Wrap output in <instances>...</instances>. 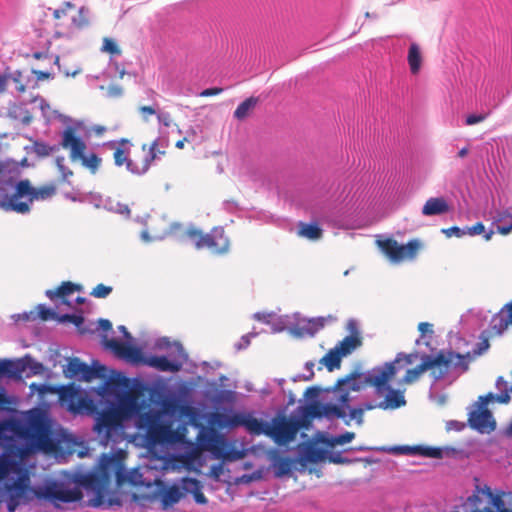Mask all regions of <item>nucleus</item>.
I'll return each instance as SVG.
<instances>
[{
  "instance_id": "nucleus-1",
  "label": "nucleus",
  "mask_w": 512,
  "mask_h": 512,
  "mask_svg": "<svg viewBox=\"0 0 512 512\" xmlns=\"http://www.w3.org/2000/svg\"><path fill=\"white\" fill-rule=\"evenodd\" d=\"M413 357V354L398 353L393 362L375 367L367 375L354 372L339 379L334 386V392L337 393L336 401L349 407L350 393L361 391L367 386L374 387L376 393L382 395L384 390L388 389V382L394 378L400 368L397 365L401 362H404V365L412 364Z\"/></svg>"
},
{
  "instance_id": "nucleus-2",
  "label": "nucleus",
  "mask_w": 512,
  "mask_h": 512,
  "mask_svg": "<svg viewBox=\"0 0 512 512\" xmlns=\"http://www.w3.org/2000/svg\"><path fill=\"white\" fill-rule=\"evenodd\" d=\"M471 359L469 354H460L452 350H441L434 357L425 355L419 365L406 371L402 381L406 384L414 383L425 371H430L435 380L443 378L451 368H460L466 372Z\"/></svg>"
},
{
  "instance_id": "nucleus-3",
  "label": "nucleus",
  "mask_w": 512,
  "mask_h": 512,
  "mask_svg": "<svg viewBox=\"0 0 512 512\" xmlns=\"http://www.w3.org/2000/svg\"><path fill=\"white\" fill-rule=\"evenodd\" d=\"M57 193V185L49 183L40 187H33L28 179L20 180L14 193L0 203L5 210L26 214L30 211V204L34 201H44L52 198Z\"/></svg>"
},
{
  "instance_id": "nucleus-4",
  "label": "nucleus",
  "mask_w": 512,
  "mask_h": 512,
  "mask_svg": "<svg viewBox=\"0 0 512 512\" xmlns=\"http://www.w3.org/2000/svg\"><path fill=\"white\" fill-rule=\"evenodd\" d=\"M103 345L113 351L117 356L142 362L143 364L155 368L162 372H178L182 368V363L171 361L166 356L142 357V352L138 347L122 343L116 339H109L106 335L102 337Z\"/></svg>"
},
{
  "instance_id": "nucleus-5",
  "label": "nucleus",
  "mask_w": 512,
  "mask_h": 512,
  "mask_svg": "<svg viewBox=\"0 0 512 512\" xmlns=\"http://www.w3.org/2000/svg\"><path fill=\"white\" fill-rule=\"evenodd\" d=\"M451 512H512L505 506L503 499L494 495L489 488L479 489L456 506Z\"/></svg>"
},
{
  "instance_id": "nucleus-6",
  "label": "nucleus",
  "mask_w": 512,
  "mask_h": 512,
  "mask_svg": "<svg viewBox=\"0 0 512 512\" xmlns=\"http://www.w3.org/2000/svg\"><path fill=\"white\" fill-rule=\"evenodd\" d=\"M124 420L115 408L104 409L96 416L94 431L105 444L119 443L123 440Z\"/></svg>"
},
{
  "instance_id": "nucleus-7",
  "label": "nucleus",
  "mask_w": 512,
  "mask_h": 512,
  "mask_svg": "<svg viewBox=\"0 0 512 512\" xmlns=\"http://www.w3.org/2000/svg\"><path fill=\"white\" fill-rule=\"evenodd\" d=\"M37 499H43L60 507V503L78 502L83 498V493L78 486L70 487L65 482L51 480L38 487L35 492Z\"/></svg>"
},
{
  "instance_id": "nucleus-8",
  "label": "nucleus",
  "mask_w": 512,
  "mask_h": 512,
  "mask_svg": "<svg viewBox=\"0 0 512 512\" xmlns=\"http://www.w3.org/2000/svg\"><path fill=\"white\" fill-rule=\"evenodd\" d=\"M377 247L392 263H401L414 260L423 244L419 239H412L406 244H399L393 238H386L376 241Z\"/></svg>"
},
{
  "instance_id": "nucleus-9",
  "label": "nucleus",
  "mask_w": 512,
  "mask_h": 512,
  "mask_svg": "<svg viewBox=\"0 0 512 512\" xmlns=\"http://www.w3.org/2000/svg\"><path fill=\"white\" fill-rule=\"evenodd\" d=\"M25 435L41 450L50 452L55 445L51 439L50 425L45 416L34 411L29 415L26 426Z\"/></svg>"
},
{
  "instance_id": "nucleus-10",
  "label": "nucleus",
  "mask_w": 512,
  "mask_h": 512,
  "mask_svg": "<svg viewBox=\"0 0 512 512\" xmlns=\"http://www.w3.org/2000/svg\"><path fill=\"white\" fill-rule=\"evenodd\" d=\"M299 428L297 421L285 416L273 418L271 424L261 420V434L272 438L278 445H286L293 441Z\"/></svg>"
},
{
  "instance_id": "nucleus-11",
  "label": "nucleus",
  "mask_w": 512,
  "mask_h": 512,
  "mask_svg": "<svg viewBox=\"0 0 512 512\" xmlns=\"http://www.w3.org/2000/svg\"><path fill=\"white\" fill-rule=\"evenodd\" d=\"M187 235L194 241L197 249L207 248L213 254H224L228 252L230 241L222 227H215L209 233L203 234L196 229L187 231Z\"/></svg>"
},
{
  "instance_id": "nucleus-12",
  "label": "nucleus",
  "mask_w": 512,
  "mask_h": 512,
  "mask_svg": "<svg viewBox=\"0 0 512 512\" xmlns=\"http://www.w3.org/2000/svg\"><path fill=\"white\" fill-rule=\"evenodd\" d=\"M493 399L494 395L492 393L479 397L475 403V409L468 415V424L472 429L480 433H490L495 430L496 422L492 412L487 407Z\"/></svg>"
},
{
  "instance_id": "nucleus-13",
  "label": "nucleus",
  "mask_w": 512,
  "mask_h": 512,
  "mask_svg": "<svg viewBox=\"0 0 512 512\" xmlns=\"http://www.w3.org/2000/svg\"><path fill=\"white\" fill-rule=\"evenodd\" d=\"M213 423L220 428L244 427L250 434L261 435V420L255 418L252 413H216Z\"/></svg>"
},
{
  "instance_id": "nucleus-14",
  "label": "nucleus",
  "mask_w": 512,
  "mask_h": 512,
  "mask_svg": "<svg viewBox=\"0 0 512 512\" xmlns=\"http://www.w3.org/2000/svg\"><path fill=\"white\" fill-rule=\"evenodd\" d=\"M158 140H154L151 144H142L139 151L131 154L130 162H128V171L135 175H143L149 169L153 161L159 154L164 155L165 152L159 150Z\"/></svg>"
},
{
  "instance_id": "nucleus-15",
  "label": "nucleus",
  "mask_w": 512,
  "mask_h": 512,
  "mask_svg": "<svg viewBox=\"0 0 512 512\" xmlns=\"http://www.w3.org/2000/svg\"><path fill=\"white\" fill-rule=\"evenodd\" d=\"M59 399L73 413H78L82 410L92 412L94 410L92 400L83 395L82 391L74 384L60 387Z\"/></svg>"
},
{
  "instance_id": "nucleus-16",
  "label": "nucleus",
  "mask_w": 512,
  "mask_h": 512,
  "mask_svg": "<svg viewBox=\"0 0 512 512\" xmlns=\"http://www.w3.org/2000/svg\"><path fill=\"white\" fill-rule=\"evenodd\" d=\"M346 408L339 403V405L332 403H323L314 401L306 408V414L312 418H326L328 420L344 419L346 417Z\"/></svg>"
},
{
  "instance_id": "nucleus-17",
  "label": "nucleus",
  "mask_w": 512,
  "mask_h": 512,
  "mask_svg": "<svg viewBox=\"0 0 512 512\" xmlns=\"http://www.w3.org/2000/svg\"><path fill=\"white\" fill-rule=\"evenodd\" d=\"M105 370V366L103 365L95 363L93 366H89L78 358H71L67 364L68 376H80V379L84 381H91L96 377H103Z\"/></svg>"
},
{
  "instance_id": "nucleus-18",
  "label": "nucleus",
  "mask_w": 512,
  "mask_h": 512,
  "mask_svg": "<svg viewBox=\"0 0 512 512\" xmlns=\"http://www.w3.org/2000/svg\"><path fill=\"white\" fill-rule=\"evenodd\" d=\"M61 145L64 149L69 150V157L72 161H78L87 148L73 127H67L63 131Z\"/></svg>"
},
{
  "instance_id": "nucleus-19",
  "label": "nucleus",
  "mask_w": 512,
  "mask_h": 512,
  "mask_svg": "<svg viewBox=\"0 0 512 512\" xmlns=\"http://www.w3.org/2000/svg\"><path fill=\"white\" fill-rule=\"evenodd\" d=\"M107 147L113 150V160L114 164L117 167H123L128 170V162H130L131 158V148L133 144L129 139L121 138L117 141H110L107 144Z\"/></svg>"
},
{
  "instance_id": "nucleus-20",
  "label": "nucleus",
  "mask_w": 512,
  "mask_h": 512,
  "mask_svg": "<svg viewBox=\"0 0 512 512\" xmlns=\"http://www.w3.org/2000/svg\"><path fill=\"white\" fill-rule=\"evenodd\" d=\"M116 410L124 419L136 417L142 410L139 403V395L135 391H128L119 398L118 407Z\"/></svg>"
},
{
  "instance_id": "nucleus-21",
  "label": "nucleus",
  "mask_w": 512,
  "mask_h": 512,
  "mask_svg": "<svg viewBox=\"0 0 512 512\" xmlns=\"http://www.w3.org/2000/svg\"><path fill=\"white\" fill-rule=\"evenodd\" d=\"M347 329L351 332V335L346 336L335 346L343 357L351 354L356 348L362 345V339L358 333L355 320L351 319L348 321Z\"/></svg>"
},
{
  "instance_id": "nucleus-22",
  "label": "nucleus",
  "mask_w": 512,
  "mask_h": 512,
  "mask_svg": "<svg viewBox=\"0 0 512 512\" xmlns=\"http://www.w3.org/2000/svg\"><path fill=\"white\" fill-rule=\"evenodd\" d=\"M510 325H512V314H506L505 310L501 309L492 317L487 333L491 337L500 336Z\"/></svg>"
},
{
  "instance_id": "nucleus-23",
  "label": "nucleus",
  "mask_w": 512,
  "mask_h": 512,
  "mask_svg": "<svg viewBox=\"0 0 512 512\" xmlns=\"http://www.w3.org/2000/svg\"><path fill=\"white\" fill-rule=\"evenodd\" d=\"M385 391L388 393L385 396V399L378 403L379 409L394 410L406 404V400L402 391L391 388L389 384L388 389Z\"/></svg>"
},
{
  "instance_id": "nucleus-24",
  "label": "nucleus",
  "mask_w": 512,
  "mask_h": 512,
  "mask_svg": "<svg viewBox=\"0 0 512 512\" xmlns=\"http://www.w3.org/2000/svg\"><path fill=\"white\" fill-rule=\"evenodd\" d=\"M172 435V430L169 425L161 423V421L151 427L150 430L146 432V437L148 441L152 444H163L170 441V437Z\"/></svg>"
},
{
  "instance_id": "nucleus-25",
  "label": "nucleus",
  "mask_w": 512,
  "mask_h": 512,
  "mask_svg": "<svg viewBox=\"0 0 512 512\" xmlns=\"http://www.w3.org/2000/svg\"><path fill=\"white\" fill-rule=\"evenodd\" d=\"M450 211V206L443 197L429 198L422 208L424 216H434L445 214Z\"/></svg>"
},
{
  "instance_id": "nucleus-26",
  "label": "nucleus",
  "mask_w": 512,
  "mask_h": 512,
  "mask_svg": "<svg viewBox=\"0 0 512 512\" xmlns=\"http://www.w3.org/2000/svg\"><path fill=\"white\" fill-rule=\"evenodd\" d=\"M225 440L221 436H213L209 440L208 449L217 457L228 460H236L242 457L240 452H224L223 448L225 446Z\"/></svg>"
},
{
  "instance_id": "nucleus-27",
  "label": "nucleus",
  "mask_w": 512,
  "mask_h": 512,
  "mask_svg": "<svg viewBox=\"0 0 512 512\" xmlns=\"http://www.w3.org/2000/svg\"><path fill=\"white\" fill-rule=\"evenodd\" d=\"M185 496V492L181 490L180 487L176 485H172L160 493V501H161V507L164 510H167L168 508L172 507L173 505L177 504L182 497Z\"/></svg>"
},
{
  "instance_id": "nucleus-28",
  "label": "nucleus",
  "mask_w": 512,
  "mask_h": 512,
  "mask_svg": "<svg viewBox=\"0 0 512 512\" xmlns=\"http://www.w3.org/2000/svg\"><path fill=\"white\" fill-rule=\"evenodd\" d=\"M297 235L308 240L316 241L322 238L323 230L318 223H306L300 221L298 224Z\"/></svg>"
},
{
  "instance_id": "nucleus-29",
  "label": "nucleus",
  "mask_w": 512,
  "mask_h": 512,
  "mask_svg": "<svg viewBox=\"0 0 512 512\" xmlns=\"http://www.w3.org/2000/svg\"><path fill=\"white\" fill-rule=\"evenodd\" d=\"M137 417V426L139 429H145L146 432L154 427L161 421V414L159 411L151 410L140 411Z\"/></svg>"
},
{
  "instance_id": "nucleus-30",
  "label": "nucleus",
  "mask_w": 512,
  "mask_h": 512,
  "mask_svg": "<svg viewBox=\"0 0 512 512\" xmlns=\"http://www.w3.org/2000/svg\"><path fill=\"white\" fill-rule=\"evenodd\" d=\"M343 356L340 354V352L334 347L333 349H330L319 361L320 367L319 370L322 368V366L326 367V369L329 372L334 371L335 369H339L341 366Z\"/></svg>"
},
{
  "instance_id": "nucleus-31",
  "label": "nucleus",
  "mask_w": 512,
  "mask_h": 512,
  "mask_svg": "<svg viewBox=\"0 0 512 512\" xmlns=\"http://www.w3.org/2000/svg\"><path fill=\"white\" fill-rule=\"evenodd\" d=\"M258 102L259 98L254 96L245 99L237 106L236 110L234 111V117L239 121L245 120L251 115Z\"/></svg>"
},
{
  "instance_id": "nucleus-32",
  "label": "nucleus",
  "mask_w": 512,
  "mask_h": 512,
  "mask_svg": "<svg viewBox=\"0 0 512 512\" xmlns=\"http://www.w3.org/2000/svg\"><path fill=\"white\" fill-rule=\"evenodd\" d=\"M184 489L193 494L194 500L197 504L204 505L208 502L207 498L202 492V485L199 480L194 478H187L184 480Z\"/></svg>"
},
{
  "instance_id": "nucleus-33",
  "label": "nucleus",
  "mask_w": 512,
  "mask_h": 512,
  "mask_svg": "<svg viewBox=\"0 0 512 512\" xmlns=\"http://www.w3.org/2000/svg\"><path fill=\"white\" fill-rule=\"evenodd\" d=\"M81 289L80 285L74 284L72 282H63L56 290H48L46 292L47 297L53 300L56 297L64 298L75 291H79Z\"/></svg>"
},
{
  "instance_id": "nucleus-34",
  "label": "nucleus",
  "mask_w": 512,
  "mask_h": 512,
  "mask_svg": "<svg viewBox=\"0 0 512 512\" xmlns=\"http://www.w3.org/2000/svg\"><path fill=\"white\" fill-rule=\"evenodd\" d=\"M408 64L412 74H417L421 68L422 56L420 48L416 43H412L408 51Z\"/></svg>"
},
{
  "instance_id": "nucleus-35",
  "label": "nucleus",
  "mask_w": 512,
  "mask_h": 512,
  "mask_svg": "<svg viewBox=\"0 0 512 512\" xmlns=\"http://www.w3.org/2000/svg\"><path fill=\"white\" fill-rule=\"evenodd\" d=\"M27 369L30 370L31 375H40L44 372L43 364L35 361L31 357H25L17 364L18 371L24 372Z\"/></svg>"
},
{
  "instance_id": "nucleus-36",
  "label": "nucleus",
  "mask_w": 512,
  "mask_h": 512,
  "mask_svg": "<svg viewBox=\"0 0 512 512\" xmlns=\"http://www.w3.org/2000/svg\"><path fill=\"white\" fill-rule=\"evenodd\" d=\"M78 161H81V164L93 174L98 171L102 162L101 158L97 154L91 153L89 155H85V152L82 154V157L78 158Z\"/></svg>"
},
{
  "instance_id": "nucleus-37",
  "label": "nucleus",
  "mask_w": 512,
  "mask_h": 512,
  "mask_svg": "<svg viewBox=\"0 0 512 512\" xmlns=\"http://www.w3.org/2000/svg\"><path fill=\"white\" fill-rule=\"evenodd\" d=\"M489 334L487 332H482L481 335H480V339L481 341L477 344L476 348L473 350V352H467L466 354H469L472 359L470 360V362H472L476 356H480L482 355L483 353H485L489 347H490V343H489Z\"/></svg>"
},
{
  "instance_id": "nucleus-38",
  "label": "nucleus",
  "mask_w": 512,
  "mask_h": 512,
  "mask_svg": "<svg viewBox=\"0 0 512 512\" xmlns=\"http://www.w3.org/2000/svg\"><path fill=\"white\" fill-rule=\"evenodd\" d=\"M413 450L419 455L430 458H441L443 455L442 449L437 447L416 446Z\"/></svg>"
},
{
  "instance_id": "nucleus-39",
  "label": "nucleus",
  "mask_w": 512,
  "mask_h": 512,
  "mask_svg": "<svg viewBox=\"0 0 512 512\" xmlns=\"http://www.w3.org/2000/svg\"><path fill=\"white\" fill-rule=\"evenodd\" d=\"M15 462L9 457L0 456V480L6 478L13 470Z\"/></svg>"
},
{
  "instance_id": "nucleus-40",
  "label": "nucleus",
  "mask_w": 512,
  "mask_h": 512,
  "mask_svg": "<svg viewBox=\"0 0 512 512\" xmlns=\"http://www.w3.org/2000/svg\"><path fill=\"white\" fill-rule=\"evenodd\" d=\"M102 51L107 52L111 55H120L121 49L117 45V43L108 37L103 39Z\"/></svg>"
},
{
  "instance_id": "nucleus-41",
  "label": "nucleus",
  "mask_w": 512,
  "mask_h": 512,
  "mask_svg": "<svg viewBox=\"0 0 512 512\" xmlns=\"http://www.w3.org/2000/svg\"><path fill=\"white\" fill-rule=\"evenodd\" d=\"M112 292V287L104 285L102 283L96 285L92 291L90 292V295L95 298H106L110 295Z\"/></svg>"
},
{
  "instance_id": "nucleus-42",
  "label": "nucleus",
  "mask_w": 512,
  "mask_h": 512,
  "mask_svg": "<svg viewBox=\"0 0 512 512\" xmlns=\"http://www.w3.org/2000/svg\"><path fill=\"white\" fill-rule=\"evenodd\" d=\"M78 482L80 485H82L84 487H93L99 482V479L96 474L89 473V474L82 475L78 479Z\"/></svg>"
},
{
  "instance_id": "nucleus-43",
  "label": "nucleus",
  "mask_w": 512,
  "mask_h": 512,
  "mask_svg": "<svg viewBox=\"0 0 512 512\" xmlns=\"http://www.w3.org/2000/svg\"><path fill=\"white\" fill-rule=\"evenodd\" d=\"M349 416L350 420H355L358 425H362L364 422V412L359 406L355 408H350Z\"/></svg>"
},
{
  "instance_id": "nucleus-44",
  "label": "nucleus",
  "mask_w": 512,
  "mask_h": 512,
  "mask_svg": "<svg viewBox=\"0 0 512 512\" xmlns=\"http://www.w3.org/2000/svg\"><path fill=\"white\" fill-rule=\"evenodd\" d=\"M355 438L354 432H345L343 434L337 435L333 439V443L337 445H344L346 443L351 442Z\"/></svg>"
},
{
  "instance_id": "nucleus-45",
  "label": "nucleus",
  "mask_w": 512,
  "mask_h": 512,
  "mask_svg": "<svg viewBox=\"0 0 512 512\" xmlns=\"http://www.w3.org/2000/svg\"><path fill=\"white\" fill-rule=\"evenodd\" d=\"M56 165L61 173L62 179L65 181L68 177L73 175V172L71 169H69L67 166L64 165V158L58 157L56 159Z\"/></svg>"
},
{
  "instance_id": "nucleus-46",
  "label": "nucleus",
  "mask_w": 512,
  "mask_h": 512,
  "mask_svg": "<svg viewBox=\"0 0 512 512\" xmlns=\"http://www.w3.org/2000/svg\"><path fill=\"white\" fill-rule=\"evenodd\" d=\"M37 310H38L39 318L43 321H46V320L54 317V315H55V313L52 310L46 308L44 305H38Z\"/></svg>"
},
{
  "instance_id": "nucleus-47",
  "label": "nucleus",
  "mask_w": 512,
  "mask_h": 512,
  "mask_svg": "<svg viewBox=\"0 0 512 512\" xmlns=\"http://www.w3.org/2000/svg\"><path fill=\"white\" fill-rule=\"evenodd\" d=\"M466 234L471 236L479 235L485 232V226L482 222H477L471 227H467Z\"/></svg>"
},
{
  "instance_id": "nucleus-48",
  "label": "nucleus",
  "mask_w": 512,
  "mask_h": 512,
  "mask_svg": "<svg viewBox=\"0 0 512 512\" xmlns=\"http://www.w3.org/2000/svg\"><path fill=\"white\" fill-rule=\"evenodd\" d=\"M442 232L447 237H452V236L462 237V236H464L466 234L465 230L459 228L458 226H452L450 228L443 229Z\"/></svg>"
},
{
  "instance_id": "nucleus-49",
  "label": "nucleus",
  "mask_w": 512,
  "mask_h": 512,
  "mask_svg": "<svg viewBox=\"0 0 512 512\" xmlns=\"http://www.w3.org/2000/svg\"><path fill=\"white\" fill-rule=\"evenodd\" d=\"M290 460L287 458H283L278 463V472L277 475L288 474L290 471Z\"/></svg>"
},
{
  "instance_id": "nucleus-50",
  "label": "nucleus",
  "mask_w": 512,
  "mask_h": 512,
  "mask_svg": "<svg viewBox=\"0 0 512 512\" xmlns=\"http://www.w3.org/2000/svg\"><path fill=\"white\" fill-rule=\"evenodd\" d=\"M74 7V4H72L71 2H65L62 8L54 10L53 16L55 19H59L62 16L66 15L67 10L73 9Z\"/></svg>"
},
{
  "instance_id": "nucleus-51",
  "label": "nucleus",
  "mask_w": 512,
  "mask_h": 512,
  "mask_svg": "<svg viewBox=\"0 0 512 512\" xmlns=\"http://www.w3.org/2000/svg\"><path fill=\"white\" fill-rule=\"evenodd\" d=\"M486 116H487L486 114H479V115L472 114V115H469L466 117L465 123H466V125H469V126L474 125V124L484 121L486 119Z\"/></svg>"
},
{
  "instance_id": "nucleus-52",
  "label": "nucleus",
  "mask_w": 512,
  "mask_h": 512,
  "mask_svg": "<svg viewBox=\"0 0 512 512\" xmlns=\"http://www.w3.org/2000/svg\"><path fill=\"white\" fill-rule=\"evenodd\" d=\"M139 112L145 121H147L150 116L156 114V110L152 106H140Z\"/></svg>"
},
{
  "instance_id": "nucleus-53",
  "label": "nucleus",
  "mask_w": 512,
  "mask_h": 512,
  "mask_svg": "<svg viewBox=\"0 0 512 512\" xmlns=\"http://www.w3.org/2000/svg\"><path fill=\"white\" fill-rule=\"evenodd\" d=\"M222 92H223L222 88H220V87H212V88H207V89L203 90L200 93V96L201 97H210V96L219 95Z\"/></svg>"
},
{
  "instance_id": "nucleus-54",
  "label": "nucleus",
  "mask_w": 512,
  "mask_h": 512,
  "mask_svg": "<svg viewBox=\"0 0 512 512\" xmlns=\"http://www.w3.org/2000/svg\"><path fill=\"white\" fill-rule=\"evenodd\" d=\"M464 427H465L464 423L455 421V420H451V421L447 422V424H446V429L448 431H450V430L461 431L464 429Z\"/></svg>"
},
{
  "instance_id": "nucleus-55",
  "label": "nucleus",
  "mask_w": 512,
  "mask_h": 512,
  "mask_svg": "<svg viewBox=\"0 0 512 512\" xmlns=\"http://www.w3.org/2000/svg\"><path fill=\"white\" fill-rule=\"evenodd\" d=\"M108 94L111 97H120L123 94V88L120 85H111L108 87Z\"/></svg>"
},
{
  "instance_id": "nucleus-56",
  "label": "nucleus",
  "mask_w": 512,
  "mask_h": 512,
  "mask_svg": "<svg viewBox=\"0 0 512 512\" xmlns=\"http://www.w3.org/2000/svg\"><path fill=\"white\" fill-rule=\"evenodd\" d=\"M418 330L422 336H425L428 333H433L432 324L428 322H421L418 325Z\"/></svg>"
},
{
  "instance_id": "nucleus-57",
  "label": "nucleus",
  "mask_w": 512,
  "mask_h": 512,
  "mask_svg": "<svg viewBox=\"0 0 512 512\" xmlns=\"http://www.w3.org/2000/svg\"><path fill=\"white\" fill-rule=\"evenodd\" d=\"M493 400H496L497 402L502 403V404H507L510 401V395H509L508 391L505 390L504 392L500 393L499 395L494 396Z\"/></svg>"
},
{
  "instance_id": "nucleus-58",
  "label": "nucleus",
  "mask_w": 512,
  "mask_h": 512,
  "mask_svg": "<svg viewBox=\"0 0 512 512\" xmlns=\"http://www.w3.org/2000/svg\"><path fill=\"white\" fill-rule=\"evenodd\" d=\"M65 318L69 319L71 322H73L77 327H80V325L84 322V318L82 316L77 315H66Z\"/></svg>"
},
{
  "instance_id": "nucleus-59",
  "label": "nucleus",
  "mask_w": 512,
  "mask_h": 512,
  "mask_svg": "<svg viewBox=\"0 0 512 512\" xmlns=\"http://www.w3.org/2000/svg\"><path fill=\"white\" fill-rule=\"evenodd\" d=\"M99 323V327L103 330V331H109L112 329V323L107 320V319H100L98 321Z\"/></svg>"
},
{
  "instance_id": "nucleus-60",
  "label": "nucleus",
  "mask_w": 512,
  "mask_h": 512,
  "mask_svg": "<svg viewBox=\"0 0 512 512\" xmlns=\"http://www.w3.org/2000/svg\"><path fill=\"white\" fill-rule=\"evenodd\" d=\"M363 412L365 413L366 411H370V410H373V409H376V408H379L378 406V403H373V402H366V403H363L362 405L359 406Z\"/></svg>"
},
{
  "instance_id": "nucleus-61",
  "label": "nucleus",
  "mask_w": 512,
  "mask_h": 512,
  "mask_svg": "<svg viewBox=\"0 0 512 512\" xmlns=\"http://www.w3.org/2000/svg\"><path fill=\"white\" fill-rule=\"evenodd\" d=\"M512 231V224L507 226H497V232L501 235H508Z\"/></svg>"
},
{
  "instance_id": "nucleus-62",
  "label": "nucleus",
  "mask_w": 512,
  "mask_h": 512,
  "mask_svg": "<svg viewBox=\"0 0 512 512\" xmlns=\"http://www.w3.org/2000/svg\"><path fill=\"white\" fill-rule=\"evenodd\" d=\"M314 363L312 361L306 362L305 368L309 371V376L306 377V380H311L314 376L313 371Z\"/></svg>"
},
{
  "instance_id": "nucleus-63",
  "label": "nucleus",
  "mask_w": 512,
  "mask_h": 512,
  "mask_svg": "<svg viewBox=\"0 0 512 512\" xmlns=\"http://www.w3.org/2000/svg\"><path fill=\"white\" fill-rule=\"evenodd\" d=\"M35 74L39 80L49 79L51 77V74L45 71H35Z\"/></svg>"
},
{
  "instance_id": "nucleus-64",
  "label": "nucleus",
  "mask_w": 512,
  "mask_h": 512,
  "mask_svg": "<svg viewBox=\"0 0 512 512\" xmlns=\"http://www.w3.org/2000/svg\"><path fill=\"white\" fill-rule=\"evenodd\" d=\"M158 120L162 122L165 126L170 125V116L169 114L166 115H158Z\"/></svg>"
}]
</instances>
